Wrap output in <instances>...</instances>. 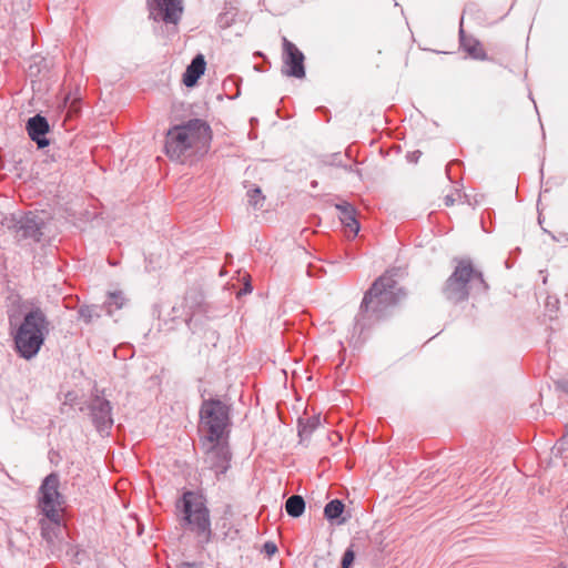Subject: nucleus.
<instances>
[{
  "label": "nucleus",
  "instance_id": "nucleus-40",
  "mask_svg": "<svg viewBox=\"0 0 568 568\" xmlns=\"http://www.w3.org/2000/svg\"><path fill=\"white\" fill-rule=\"evenodd\" d=\"M447 178H448L449 181H453V178L449 174V166L447 168Z\"/></svg>",
  "mask_w": 568,
  "mask_h": 568
},
{
  "label": "nucleus",
  "instance_id": "nucleus-39",
  "mask_svg": "<svg viewBox=\"0 0 568 568\" xmlns=\"http://www.w3.org/2000/svg\"><path fill=\"white\" fill-rule=\"evenodd\" d=\"M447 178H448L449 181H453V178L449 174V166L447 168Z\"/></svg>",
  "mask_w": 568,
  "mask_h": 568
},
{
  "label": "nucleus",
  "instance_id": "nucleus-7",
  "mask_svg": "<svg viewBox=\"0 0 568 568\" xmlns=\"http://www.w3.org/2000/svg\"><path fill=\"white\" fill-rule=\"evenodd\" d=\"M59 475L50 473L44 477L39 487L38 507L40 513L55 526H60L61 517L58 508L63 503V496L59 491Z\"/></svg>",
  "mask_w": 568,
  "mask_h": 568
},
{
  "label": "nucleus",
  "instance_id": "nucleus-36",
  "mask_svg": "<svg viewBox=\"0 0 568 568\" xmlns=\"http://www.w3.org/2000/svg\"><path fill=\"white\" fill-rule=\"evenodd\" d=\"M513 260H514V258L509 256V257L507 258V261L505 262V265H506V267H507V268H511V267H513V263H514V261H513Z\"/></svg>",
  "mask_w": 568,
  "mask_h": 568
},
{
  "label": "nucleus",
  "instance_id": "nucleus-19",
  "mask_svg": "<svg viewBox=\"0 0 568 568\" xmlns=\"http://www.w3.org/2000/svg\"><path fill=\"white\" fill-rule=\"evenodd\" d=\"M305 506L301 495H292L285 501V511L292 518H300L305 511Z\"/></svg>",
  "mask_w": 568,
  "mask_h": 568
},
{
  "label": "nucleus",
  "instance_id": "nucleus-44",
  "mask_svg": "<svg viewBox=\"0 0 568 568\" xmlns=\"http://www.w3.org/2000/svg\"><path fill=\"white\" fill-rule=\"evenodd\" d=\"M544 231L548 233V231H547V230H544ZM549 234L551 235V239L556 240V237H555V235H554V234H551L550 232H549Z\"/></svg>",
  "mask_w": 568,
  "mask_h": 568
},
{
  "label": "nucleus",
  "instance_id": "nucleus-8",
  "mask_svg": "<svg viewBox=\"0 0 568 568\" xmlns=\"http://www.w3.org/2000/svg\"><path fill=\"white\" fill-rule=\"evenodd\" d=\"M204 463L206 467L214 471L216 480H221L222 476L231 467L232 454L227 440L206 442Z\"/></svg>",
  "mask_w": 568,
  "mask_h": 568
},
{
  "label": "nucleus",
  "instance_id": "nucleus-38",
  "mask_svg": "<svg viewBox=\"0 0 568 568\" xmlns=\"http://www.w3.org/2000/svg\"><path fill=\"white\" fill-rule=\"evenodd\" d=\"M447 178H448L449 181H453V178L449 174V166L447 168Z\"/></svg>",
  "mask_w": 568,
  "mask_h": 568
},
{
  "label": "nucleus",
  "instance_id": "nucleus-45",
  "mask_svg": "<svg viewBox=\"0 0 568 568\" xmlns=\"http://www.w3.org/2000/svg\"><path fill=\"white\" fill-rule=\"evenodd\" d=\"M567 517H568V511H567V513H565V514L561 516V518H567Z\"/></svg>",
  "mask_w": 568,
  "mask_h": 568
},
{
  "label": "nucleus",
  "instance_id": "nucleus-15",
  "mask_svg": "<svg viewBox=\"0 0 568 568\" xmlns=\"http://www.w3.org/2000/svg\"><path fill=\"white\" fill-rule=\"evenodd\" d=\"M335 207L339 211L341 222L352 236L355 237L361 230V224L356 219V211L354 206L348 202H342L336 204Z\"/></svg>",
  "mask_w": 568,
  "mask_h": 568
},
{
  "label": "nucleus",
  "instance_id": "nucleus-34",
  "mask_svg": "<svg viewBox=\"0 0 568 568\" xmlns=\"http://www.w3.org/2000/svg\"><path fill=\"white\" fill-rule=\"evenodd\" d=\"M338 156H339L338 153L334 154L333 155V161L331 163L342 168V165H343L342 162H338V160H336Z\"/></svg>",
  "mask_w": 568,
  "mask_h": 568
},
{
  "label": "nucleus",
  "instance_id": "nucleus-42",
  "mask_svg": "<svg viewBox=\"0 0 568 568\" xmlns=\"http://www.w3.org/2000/svg\"><path fill=\"white\" fill-rule=\"evenodd\" d=\"M190 298H191V295H190V294H186V296H185V302H186V304L189 303Z\"/></svg>",
  "mask_w": 568,
  "mask_h": 568
},
{
  "label": "nucleus",
  "instance_id": "nucleus-13",
  "mask_svg": "<svg viewBox=\"0 0 568 568\" xmlns=\"http://www.w3.org/2000/svg\"><path fill=\"white\" fill-rule=\"evenodd\" d=\"M26 130L30 140L37 144L39 150L50 145V140L47 138L50 132V124L44 115L38 113L30 116L26 122Z\"/></svg>",
  "mask_w": 568,
  "mask_h": 568
},
{
  "label": "nucleus",
  "instance_id": "nucleus-30",
  "mask_svg": "<svg viewBox=\"0 0 568 568\" xmlns=\"http://www.w3.org/2000/svg\"><path fill=\"white\" fill-rule=\"evenodd\" d=\"M444 203L446 206H452L454 205L455 203V197L453 194H447L445 197H444Z\"/></svg>",
  "mask_w": 568,
  "mask_h": 568
},
{
  "label": "nucleus",
  "instance_id": "nucleus-21",
  "mask_svg": "<svg viewBox=\"0 0 568 568\" xmlns=\"http://www.w3.org/2000/svg\"><path fill=\"white\" fill-rule=\"evenodd\" d=\"M320 422L317 418H308L305 422L303 419H298V436L301 440L307 439L311 437L313 432L317 428Z\"/></svg>",
  "mask_w": 568,
  "mask_h": 568
},
{
  "label": "nucleus",
  "instance_id": "nucleus-4",
  "mask_svg": "<svg viewBox=\"0 0 568 568\" xmlns=\"http://www.w3.org/2000/svg\"><path fill=\"white\" fill-rule=\"evenodd\" d=\"M212 131L202 119H190L170 128L165 135L164 150L171 160H181L191 149L209 146Z\"/></svg>",
  "mask_w": 568,
  "mask_h": 568
},
{
  "label": "nucleus",
  "instance_id": "nucleus-29",
  "mask_svg": "<svg viewBox=\"0 0 568 568\" xmlns=\"http://www.w3.org/2000/svg\"><path fill=\"white\" fill-rule=\"evenodd\" d=\"M559 301L557 298L554 300V302L551 301V297H548L547 298V307L552 311V310H557V305H558Z\"/></svg>",
  "mask_w": 568,
  "mask_h": 568
},
{
  "label": "nucleus",
  "instance_id": "nucleus-37",
  "mask_svg": "<svg viewBox=\"0 0 568 568\" xmlns=\"http://www.w3.org/2000/svg\"><path fill=\"white\" fill-rule=\"evenodd\" d=\"M252 290H253V288H252V285L248 283V284H246V285L244 286L243 292H244V293H251V292H252Z\"/></svg>",
  "mask_w": 568,
  "mask_h": 568
},
{
  "label": "nucleus",
  "instance_id": "nucleus-41",
  "mask_svg": "<svg viewBox=\"0 0 568 568\" xmlns=\"http://www.w3.org/2000/svg\"><path fill=\"white\" fill-rule=\"evenodd\" d=\"M311 185H312V187H316L317 186V181H312Z\"/></svg>",
  "mask_w": 568,
  "mask_h": 568
},
{
  "label": "nucleus",
  "instance_id": "nucleus-20",
  "mask_svg": "<svg viewBox=\"0 0 568 568\" xmlns=\"http://www.w3.org/2000/svg\"><path fill=\"white\" fill-rule=\"evenodd\" d=\"M102 311H104L102 305H81L78 310V318L85 324H90L93 320L101 316Z\"/></svg>",
  "mask_w": 568,
  "mask_h": 568
},
{
  "label": "nucleus",
  "instance_id": "nucleus-6",
  "mask_svg": "<svg viewBox=\"0 0 568 568\" xmlns=\"http://www.w3.org/2000/svg\"><path fill=\"white\" fill-rule=\"evenodd\" d=\"M176 508L182 515V523L197 537L199 544L204 547L211 542L213 531L211 528L210 510L201 496L192 490L183 493L176 503Z\"/></svg>",
  "mask_w": 568,
  "mask_h": 568
},
{
  "label": "nucleus",
  "instance_id": "nucleus-12",
  "mask_svg": "<svg viewBox=\"0 0 568 568\" xmlns=\"http://www.w3.org/2000/svg\"><path fill=\"white\" fill-rule=\"evenodd\" d=\"M148 8L154 20L176 24L183 13L182 0H148Z\"/></svg>",
  "mask_w": 568,
  "mask_h": 568
},
{
  "label": "nucleus",
  "instance_id": "nucleus-5",
  "mask_svg": "<svg viewBox=\"0 0 568 568\" xmlns=\"http://www.w3.org/2000/svg\"><path fill=\"white\" fill-rule=\"evenodd\" d=\"M232 407L219 397L204 398L199 409V434L202 446L206 442L227 440L231 426Z\"/></svg>",
  "mask_w": 568,
  "mask_h": 568
},
{
  "label": "nucleus",
  "instance_id": "nucleus-33",
  "mask_svg": "<svg viewBox=\"0 0 568 568\" xmlns=\"http://www.w3.org/2000/svg\"><path fill=\"white\" fill-rule=\"evenodd\" d=\"M521 250L520 247H515L511 252H510V257H513L514 260L520 254Z\"/></svg>",
  "mask_w": 568,
  "mask_h": 568
},
{
  "label": "nucleus",
  "instance_id": "nucleus-31",
  "mask_svg": "<svg viewBox=\"0 0 568 568\" xmlns=\"http://www.w3.org/2000/svg\"><path fill=\"white\" fill-rule=\"evenodd\" d=\"M179 568H200V567H199V564H196V562L184 561V562L180 564Z\"/></svg>",
  "mask_w": 568,
  "mask_h": 568
},
{
  "label": "nucleus",
  "instance_id": "nucleus-35",
  "mask_svg": "<svg viewBox=\"0 0 568 568\" xmlns=\"http://www.w3.org/2000/svg\"><path fill=\"white\" fill-rule=\"evenodd\" d=\"M40 526H41V534L43 537L47 536V531H45V523L44 520H40Z\"/></svg>",
  "mask_w": 568,
  "mask_h": 568
},
{
  "label": "nucleus",
  "instance_id": "nucleus-18",
  "mask_svg": "<svg viewBox=\"0 0 568 568\" xmlns=\"http://www.w3.org/2000/svg\"><path fill=\"white\" fill-rule=\"evenodd\" d=\"M126 303V298L122 291L109 292L102 306L109 316H112L114 311L121 310Z\"/></svg>",
  "mask_w": 568,
  "mask_h": 568
},
{
  "label": "nucleus",
  "instance_id": "nucleus-32",
  "mask_svg": "<svg viewBox=\"0 0 568 568\" xmlns=\"http://www.w3.org/2000/svg\"><path fill=\"white\" fill-rule=\"evenodd\" d=\"M185 323L189 327V329L192 332V333H195V329L193 328V315H189L185 320Z\"/></svg>",
  "mask_w": 568,
  "mask_h": 568
},
{
  "label": "nucleus",
  "instance_id": "nucleus-46",
  "mask_svg": "<svg viewBox=\"0 0 568 568\" xmlns=\"http://www.w3.org/2000/svg\"><path fill=\"white\" fill-rule=\"evenodd\" d=\"M542 282H544V284L547 283V276H544Z\"/></svg>",
  "mask_w": 568,
  "mask_h": 568
},
{
  "label": "nucleus",
  "instance_id": "nucleus-25",
  "mask_svg": "<svg viewBox=\"0 0 568 568\" xmlns=\"http://www.w3.org/2000/svg\"><path fill=\"white\" fill-rule=\"evenodd\" d=\"M263 550L266 555L273 556L277 551V546L273 541H266L263 545Z\"/></svg>",
  "mask_w": 568,
  "mask_h": 568
},
{
  "label": "nucleus",
  "instance_id": "nucleus-14",
  "mask_svg": "<svg viewBox=\"0 0 568 568\" xmlns=\"http://www.w3.org/2000/svg\"><path fill=\"white\" fill-rule=\"evenodd\" d=\"M206 69V61L202 53H197L187 64L183 75L182 83L186 88H193L196 85L199 79L204 74Z\"/></svg>",
  "mask_w": 568,
  "mask_h": 568
},
{
  "label": "nucleus",
  "instance_id": "nucleus-17",
  "mask_svg": "<svg viewBox=\"0 0 568 568\" xmlns=\"http://www.w3.org/2000/svg\"><path fill=\"white\" fill-rule=\"evenodd\" d=\"M345 510L344 503L338 499L329 500L324 507V517L332 524L342 525L346 523V518L342 517Z\"/></svg>",
  "mask_w": 568,
  "mask_h": 568
},
{
  "label": "nucleus",
  "instance_id": "nucleus-2",
  "mask_svg": "<svg viewBox=\"0 0 568 568\" xmlns=\"http://www.w3.org/2000/svg\"><path fill=\"white\" fill-rule=\"evenodd\" d=\"M50 333V322L40 306L33 305L11 332L13 348L19 357L30 361L41 351Z\"/></svg>",
  "mask_w": 568,
  "mask_h": 568
},
{
  "label": "nucleus",
  "instance_id": "nucleus-1",
  "mask_svg": "<svg viewBox=\"0 0 568 568\" xmlns=\"http://www.w3.org/2000/svg\"><path fill=\"white\" fill-rule=\"evenodd\" d=\"M407 293L394 275L387 271L377 277L365 292L359 312L355 317L354 331L362 335L375 322L390 316Z\"/></svg>",
  "mask_w": 568,
  "mask_h": 568
},
{
  "label": "nucleus",
  "instance_id": "nucleus-9",
  "mask_svg": "<svg viewBox=\"0 0 568 568\" xmlns=\"http://www.w3.org/2000/svg\"><path fill=\"white\" fill-rule=\"evenodd\" d=\"M92 424L101 436H108L113 426L112 405L100 394H93L88 403Z\"/></svg>",
  "mask_w": 568,
  "mask_h": 568
},
{
  "label": "nucleus",
  "instance_id": "nucleus-3",
  "mask_svg": "<svg viewBox=\"0 0 568 568\" xmlns=\"http://www.w3.org/2000/svg\"><path fill=\"white\" fill-rule=\"evenodd\" d=\"M454 262V271L442 287V294L447 302L456 305L466 302L471 292L485 294L488 291L483 272L474 267L470 258H455Z\"/></svg>",
  "mask_w": 568,
  "mask_h": 568
},
{
  "label": "nucleus",
  "instance_id": "nucleus-28",
  "mask_svg": "<svg viewBox=\"0 0 568 568\" xmlns=\"http://www.w3.org/2000/svg\"><path fill=\"white\" fill-rule=\"evenodd\" d=\"M342 168L347 171V172H354L356 173V175L362 179V174H361V171L358 169H354L353 165H346V164H343Z\"/></svg>",
  "mask_w": 568,
  "mask_h": 568
},
{
  "label": "nucleus",
  "instance_id": "nucleus-10",
  "mask_svg": "<svg viewBox=\"0 0 568 568\" xmlns=\"http://www.w3.org/2000/svg\"><path fill=\"white\" fill-rule=\"evenodd\" d=\"M282 74L288 78L304 79L306 75L304 53L285 37L283 38Z\"/></svg>",
  "mask_w": 568,
  "mask_h": 568
},
{
  "label": "nucleus",
  "instance_id": "nucleus-11",
  "mask_svg": "<svg viewBox=\"0 0 568 568\" xmlns=\"http://www.w3.org/2000/svg\"><path fill=\"white\" fill-rule=\"evenodd\" d=\"M13 229L21 239H30L34 242H40L43 235L44 221L34 213L27 212L19 215H13Z\"/></svg>",
  "mask_w": 568,
  "mask_h": 568
},
{
  "label": "nucleus",
  "instance_id": "nucleus-43",
  "mask_svg": "<svg viewBox=\"0 0 568 568\" xmlns=\"http://www.w3.org/2000/svg\"><path fill=\"white\" fill-rule=\"evenodd\" d=\"M454 164H459L458 160L453 161V162L449 164V168H450L452 165H454Z\"/></svg>",
  "mask_w": 568,
  "mask_h": 568
},
{
  "label": "nucleus",
  "instance_id": "nucleus-26",
  "mask_svg": "<svg viewBox=\"0 0 568 568\" xmlns=\"http://www.w3.org/2000/svg\"><path fill=\"white\" fill-rule=\"evenodd\" d=\"M555 386L558 390H561L566 394H568V381L567 379H559L555 383Z\"/></svg>",
  "mask_w": 568,
  "mask_h": 568
},
{
  "label": "nucleus",
  "instance_id": "nucleus-23",
  "mask_svg": "<svg viewBox=\"0 0 568 568\" xmlns=\"http://www.w3.org/2000/svg\"><path fill=\"white\" fill-rule=\"evenodd\" d=\"M566 450H568V433L561 436L559 440L554 445L551 452L555 456H560L566 458Z\"/></svg>",
  "mask_w": 568,
  "mask_h": 568
},
{
  "label": "nucleus",
  "instance_id": "nucleus-22",
  "mask_svg": "<svg viewBox=\"0 0 568 568\" xmlns=\"http://www.w3.org/2000/svg\"><path fill=\"white\" fill-rule=\"evenodd\" d=\"M248 204L254 210H262L265 202V196L262 193V190L260 186H253L246 193Z\"/></svg>",
  "mask_w": 568,
  "mask_h": 568
},
{
  "label": "nucleus",
  "instance_id": "nucleus-24",
  "mask_svg": "<svg viewBox=\"0 0 568 568\" xmlns=\"http://www.w3.org/2000/svg\"><path fill=\"white\" fill-rule=\"evenodd\" d=\"M355 558L356 554L353 546L347 547L342 556L341 568H352L355 562Z\"/></svg>",
  "mask_w": 568,
  "mask_h": 568
},
{
  "label": "nucleus",
  "instance_id": "nucleus-16",
  "mask_svg": "<svg viewBox=\"0 0 568 568\" xmlns=\"http://www.w3.org/2000/svg\"><path fill=\"white\" fill-rule=\"evenodd\" d=\"M459 42L464 51L468 53L474 60L486 61L488 55L483 49L481 43L473 38H468L465 34L463 27L459 28Z\"/></svg>",
  "mask_w": 568,
  "mask_h": 568
},
{
  "label": "nucleus",
  "instance_id": "nucleus-27",
  "mask_svg": "<svg viewBox=\"0 0 568 568\" xmlns=\"http://www.w3.org/2000/svg\"><path fill=\"white\" fill-rule=\"evenodd\" d=\"M422 155L420 151L409 152L407 153L406 158L412 163H417L419 156Z\"/></svg>",
  "mask_w": 568,
  "mask_h": 568
}]
</instances>
